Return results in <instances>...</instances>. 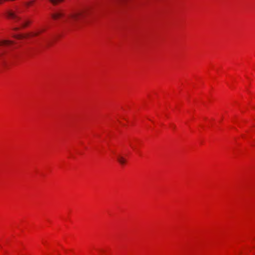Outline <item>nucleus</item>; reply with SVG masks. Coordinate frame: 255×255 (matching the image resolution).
<instances>
[{
	"mask_svg": "<svg viewBox=\"0 0 255 255\" xmlns=\"http://www.w3.org/2000/svg\"><path fill=\"white\" fill-rule=\"evenodd\" d=\"M96 5L91 4L86 6L82 10L69 14L64 17L65 13L62 10H56L51 16L53 19L62 18V22L67 27L74 26L77 22L81 19L86 14H91L96 10Z\"/></svg>",
	"mask_w": 255,
	"mask_h": 255,
	"instance_id": "nucleus-1",
	"label": "nucleus"
},
{
	"mask_svg": "<svg viewBox=\"0 0 255 255\" xmlns=\"http://www.w3.org/2000/svg\"><path fill=\"white\" fill-rule=\"evenodd\" d=\"M13 43L12 41L2 40L0 41V56L4 54L6 49Z\"/></svg>",
	"mask_w": 255,
	"mask_h": 255,
	"instance_id": "nucleus-2",
	"label": "nucleus"
},
{
	"mask_svg": "<svg viewBox=\"0 0 255 255\" xmlns=\"http://www.w3.org/2000/svg\"><path fill=\"white\" fill-rule=\"evenodd\" d=\"M6 15L8 17L12 19L15 22L18 21L20 19L15 12L12 11H8Z\"/></svg>",
	"mask_w": 255,
	"mask_h": 255,
	"instance_id": "nucleus-3",
	"label": "nucleus"
},
{
	"mask_svg": "<svg viewBox=\"0 0 255 255\" xmlns=\"http://www.w3.org/2000/svg\"><path fill=\"white\" fill-rule=\"evenodd\" d=\"M117 160L118 162L122 165H124L126 163V159L123 156L119 155L117 157Z\"/></svg>",
	"mask_w": 255,
	"mask_h": 255,
	"instance_id": "nucleus-4",
	"label": "nucleus"
},
{
	"mask_svg": "<svg viewBox=\"0 0 255 255\" xmlns=\"http://www.w3.org/2000/svg\"><path fill=\"white\" fill-rule=\"evenodd\" d=\"M62 0H49V1L53 4H56Z\"/></svg>",
	"mask_w": 255,
	"mask_h": 255,
	"instance_id": "nucleus-5",
	"label": "nucleus"
},
{
	"mask_svg": "<svg viewBox=\"0 0 255 255\" xmlns=\"http://www.w3.org/2000/svg\"><path fill=\"white\" fill-rule=\"evenodd\" d=\"M28 24V22H24L21 24V26L23 27H24L26 26Z\"/></svg>",
	"mask_w": 255,
	"mask_h": 255,
	"instance_id": "nucleus-6",
	"label": "nucleus"
},
{
	"mask_svg": "<svg viewBox=\"0 0 255 255\" xmlns=\"http://www.w3.org/2000/svg\"><path fill=\"white\" fill-rule=\"evenodd\" d=\"M16 38H18V39H20V38H23L25 36H23L22 35H17L15 36Z\"/></svg>",
	"mask_w": 255,
	"mask_h": 255,
	"instance_id": "nucleus-7",
	"label": "nucleus"
},
{
	"mask_svg": "<svg viewBox=\"0 0 255 255\" xmlns=\"http://www.w3.org/2000/svg\"><path fill=\"white\" fill-rule=\"evenodd\" d=\"M34 2V0H32V1H30V2H28L26 3V4H27L28 6H29V5H30L32 2Z\"/></svg>",
	"mask_w": 255,
	"mask_h": 255,
	"instance_id": "nucleus-8",
	"label": "nucleus"
},
{
	"mask_svg": "<svg viewBox=\"0 0 255 255\" xmlns=\"http://www.w3.org/2000/svg\"><path fill=\"white\" fill-rule=\"evenodd\" d=\"M38 34V33L35 32L33 34L32 36H37Z\"/></svg>",
	"mask_w": 255,
	"mask_h": 255,
	"instance_id": "nucleus-9",
	"label": "nucleus"
}]
</instances>
